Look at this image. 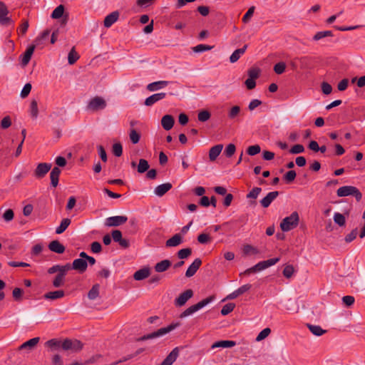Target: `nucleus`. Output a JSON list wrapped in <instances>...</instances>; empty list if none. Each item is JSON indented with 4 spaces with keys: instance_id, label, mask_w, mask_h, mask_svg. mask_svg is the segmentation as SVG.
Here are the masks:
<instances>
[{
    "instance_id": "6e6d98bb",
    "label": "nucleus",
    "mask_w": 365,
    "mask_h": 365,
    "mask_svg": "<svg viewBox=\"0 0 365 365\" xmlns=\"http://www.w3.org/2000/svg\"><path fill=\"white\" fill-rule=\"evenodd\" d=\"M259 69L257 68H252L248 71V76L250 78L255 80L259 77Z\"/></svg>"
},
{
    "instance_id": "e2e57ef3",
    "label": "nucleus",
    "mask_w": 365,
    "mask_h": 365,
    "mask_svg": "<svg viewBox=\"0 0 365 365\" xmlns=\"http://www.w3.org/2000/svg\"><path fill=\"white\" fill-rule=\"evenodd\" d=\"M354 297L350 295L344 296L342 297L343 303L347 307L351 306L354 303Z\"/></svg>"
},
{
    "instance_id": "09e8293b",
    "label": "nucleus",
    "mask_w": 365,
    "mask_h": 365,
    "mask_svg": "<svg viewBox=\"0 0 365 365\" xmlns=\"http://www.w3.org/2000/svg\"><path fill=\"white\" fill-rule=\"evenodd\" d=\"M270 333H271V329L269 328L264 329L259 333V334L256 337V341H260L264 339L265 338H267L269 336V334Z\"/></svg>"
},
{
    "instance_id": "4be33fe9",
    "label": "nucleus",
    "mask_w": 365,
    "mask_h": 365,
    "mask_svg": "<svg viewBox=\"0 0 365 365\" xmlns=\"http://www.w3.org/2000/svg\"><path fill=\"white\" fill-rule=\"evenodd\" d=\"M119 16L118 11H113L106 16L104 19V26L106 28L110 27L115 22L117 21Z\"/></svg>"
},
{
    "instance_id": "5701e85b",
    "label": "nucleus",
    "mask_w": 365,
    "mask_h": 365,
    "mask_svg": "<svg viewBox=\"0 0 365 365\" xmlns=\"http://www.w3.org/2000/svg\"><path fill=\"white\" fill-rule=\"evenodd\" d=\"M161 125L165 130H169L173 127L174 118L170 115H165L161 119Z\"/></svg>"
},
{
    "instance_id": "c03bdc74",
    "label": "nucleus",
    "mask_w": 365,
    "mask_h": 365,
    "mask_svg": "<svg viewBox=\"0 0 365 365\" xmlns=\"http://www.w3.org/2000/svg\"><path fill=\"white\" fill-rule=\"evenodd\" d=\"M192 253L190 248L181 249L178 252V258L183 259L187 258Z\"/></svg>"
},
{
    "instance_id": "f3484780",
    "label": "nucleus",
    "mask_w": 365,
    "mask_h": 365,
    "mask_svg": "<svg viewBox=\"0 0 365 365\" xmlns=\"http://www.w3.org/2000/svg\"><path fill=\"white\" fill-rule=\"evenodd\" d=\"M201 264H202L201 259L199 258L195 259L193 261V262L187 268V269L185 272V276L187 277H192L196 273L197 269L200 268Z\"/></svg>"
},
{
    "instance_id": "de8ad7c7",
    "label": "nucleus",
    "mask_w": 365,
    "mask_h": 365,
    "mask_svg": "<svg viewBox=\"0 0 365 365\" xmlns=\"http://www.w3.org/2000/svg\"><path fill=\"white\" fill-rule=\"evenodd\" d=\"M235 150H236L235 145L234 144H232V143H230V144L227 145V147L225 148V150L224 151V154L227 158H230V157H232L235 154Z\"/></svg>"
},
{
    "instance_id": "6e6552de",
    "label": "nucleus",
    "mask_w": 365,
    "mask_h": 365,
    "mask_svg": "<svg viewBox=\"0 0 365 365\" xmlns=\"http://www.w3.org/2000/svg\"><path fill=\"white\" fill-rule=\"evenodd\" d=\"M279 261V258H272L268 260L262 261L258 262L257 264L252 267V269L255 272L262 271L272 265H274Z\"/></svg>"
},
{
    "instance_id": "4468645a",
    "label": "nucleus",
    "mask_w": 365,
    "mask_h": 365,
    "mask_svg": "<svg viewBox=\"0 0 365 365\" xmlns=\"http://www.w3.org/2000/svg\"><path fill=\"white\" fill-rule=\"evenodd\" d=\"M222 144H217L210 148L208 154L210 161L215 162L222 153Z\"/></svg>"
},
{
    "instance_id": "cd10ccee",
    "label": "nucleus",
    "mask_w": 365,
    "mask_h": 365,
    "mask_svg": "<svg viewBox=\"0 0 365 365\" xmlns=\"http://www.w3.org/2000/svg\"><path fill=\"white\" fill-rule=\"evenodd\" d=\"M65 293L63 290H56L53 292H48L44 294L46 299L54 300L63 297Z\"/></svg>"
},
{
    "instance_id": "3c124183",
    "label": "nucleus",
    "mask_w": 365,
    "mask_h": 365,
    "mask_svg": "<svg viewBox=\"0 0 365 365\" xmlns=\"http://www.w3.org/2000/svg\"><path fill=\"white\" fill-rule=\"evenodd\" d=\"M262 191L261 187H254L247 195V198L256 199Z\"/></svg>"
},
{
    "instance_id": "bb28decb",
    "label": "nucleus",
    "mask_w": 365,
    "mask_h": 365,
    "mask_svg": "<svg viewBox=\"0 0 365 365\" xmlns=\"http://www.w3.org/2000/svg\"><path fill=\"white\" fill-rule=\"evenodd\" d=\"M236 345V342L235 341H219L215 343H214L211 346V349H215V348H230Z\"/></svg>"
},
{
    "instance_id": "052dcab7",
    "label": "nucleus",
    "mask_w": 365,
    "mask_h": 365,
    "mask_svg": "<svg viewBox=\"0 0 365 365\" xmlns=\"http://www.w3.org/2000/svg\"><path fill=\"white\" fill-rule=\"evenodd\" d=\"M296 172L294 170L288 171L284 176V180L288 182H292L296 178Z\"/></svg>"
},
{
    "instance_id": "49530a36",
    "label": "nucleus",
    "mask_w": 365,
    "mask_h": 365,
    "mask_svg": "<svg viewBox=\"0 0 365 365\" xmlns=\"http://www.w3.org/2000/svg\"><path fill=\"white\" fill-rule=\"evenodd\" d=\"M113 153L117 156L120 157L123 154V146L120 143H115L113 145L112 148Z\"/></svg>"
},
{
    "instance_id": "6ab92c4d",
    "label": "nucleus",
    "mask_w": 365,
    "mask_h": 365,
    "mask_svg": "<svg viewBox=\"0 0 365 365\" xmlns=\"http://www.w3.org/2000/svg\"><path fill=\"white\" fill-rule=\"evenodd\" d=\"M182 242L183 238L182 235L175 234L166 241L165 245L168 247H174L181 245Z\"/></svg>"
},
{
    "instance_id": "774afa93",
    "label": "nucleus",
    "mask_w": 365,
    "mask_h": 365,
    "mask_svg": "<svg viewBox=\"0 0 365 365\" xmlns=\"http://www.w3.org/2000/svg\"><path fill=\"white\" fill-rule=\"evenodd\" d=\"M3 218L6 222H9L14 218V212L12 210L9 209L5 211L3 215Z\"/></svg>"
},
{
    "instance_id": "f257e3e1",
    "label": "nucleus",
    "mask_w": 365,
    "mask_h": 365,
    "mask_svg": "<svg viewBox=\"0 0 365 365\" xmlns=\"http://www.w3.org/2000/svg\"><path fill=\"white\" fill-rule=\"evenodd\" d=\"M71 269V264L67 263L64 265L55 264L48 268V274H54L58 272L52 282V284L54 287L58 288L64 285L66 282V276L67 272Z\"/></svg>"
},
{
    "instance_id": "9d476101",
    "label": "nucleus",
    "mask_w": 365,
    "mask_h": 365,
    "mask_svg": "<svg viewBox=\"0 0 365 365\" xmlns=\"http://www.w3.org/2000/svg\"><path fill=\"white\" fill-rule=\"evenodd\" d=\"M9 10L4 3L0 1V24L9 25L12 24V20L8 16Z\"/></svg>"
},
{
    "instance_id": "4c0bfd02",
    "label": "nucleus",
    "mask_w": 365,
    "mask_h": 365,
    "mask_svg": "<svg viewBox=\"0 0 365 365\" xmlns=\"http://www.w3.org/2000/svg\"><path fill=\"white\" fill-rule=\"evenodd\" d=\"M243 253L245 255H257L259 251L252 245H246L243 247Z\"/></svg>"
},
{
    "instance_id": "7c9ffc66",
    "label": "nucleus",
    "mask_w": 365,
    "mask_h": 365,
    "mask_svg": "<svg viewBox=\"0 0 365 365\" xmlns=\"http://www.w3.org/2000/svg\"><path fill=\"white\" fill-rule=\"evenodd\" d=\"M247 46L245 45L243 48L236 49L230 56V61L231 63L237 62L241 56L245 52Z\"/></svg>"
},
{
    "instance_id": "b1692460",
    "label": "nucleus",
    "mask_w": 365,
    "mask_h": 365,
    "mask_svg": "<svg viewBox=\"0 0 365 365\" xmlns=\"http://www.w3.org/2000/svg\"><path fill=\"white\" fill-rule=\"evenodd\" d=\"M61 174V170L58 167H54L51 173V184L53 187H56L58 184L59 175Z\"/></svg>"
},
{
    "instance_id": "20e7f679",
    "label": "nucleus",
    "mask_w": 365,
    "mask_h": 365,
    "mask_svg": "<svg viewBox=\"0 0 365 365\" xmlns=\"http://www.w3.org/2000/svg\"><path fill=\"white\" fill-rule=\"evenodd\" d=\"M178 326H179L178 324H170L169 326H168L166 327L160 328L158 331H154L151 334L144 335L143 336H142L140 338V340H147V339H150L163 336L167 334L168 333H169L170 331H173V329H175Z\"/></svg>"
},
{
    "instance_id": "1a4fd4ad",
    "label": "nucleus",
    "mask_w": 365,
    "mask_h": 365,
    "mask_svg": "<svg viewBox=\"0 0 365 365\" xmlns=\"http://www.w3.org/2000/svg\"><path fill=\"white\" fill-rule=\"evenodd\" d=\"M128 220L125 216H113L106 218L105 225L107 227H116L124 224Z\"/></svg>"
},
{
    "instance_id": "c85d7f7f",
    "label": "nucleus",
    "mask_w": 365,
    "mask_h": 365,
    "mask_svg": "<svg viewBox=\"0 0 365 365\" xmlns=\"http://www.w3.org/2000/svg\"><path fill=\"white\" fill-rule=\"evenodd\" d=\"M39 340H40L39 337L32 338V339L26 341V342L23 343L19 346V349H32L37 345V344L39 342Z\"/></svg>"
},
{
    "instance_id": "c9c22d12",
    "label": "nucleus",
    "mask_w": 365,
    "mask_h": 365,
    "mask_svg": "<svg viewBox=\"0 0 365 365\" xmlns=\"http://www.w3.org/2000/svg\"><path fill=\"white\" fill-rule=\"evenodd\" d=\"M149 168L148 162L145 159H140L139 163L137 166L138 172L139 173H144Z\"/></svg>"
},
{
    "instance_id": "423d86ee",
    "label": "nucleus",
    "mask_w": 365,
    "mask_h": 365,
    "mask_svg": "<svg viewBox=\"0 0 365 365\" xmlns=\"http://www.w3.org/2000/svg\"><path fill=\"white\" fill-rule=\"evenodd\" d=\"M205 307V299H202L198 303L189 307L187 309H186L185 311H183L180 314V317L185 318L189 316H191Z\"/></svg>"
},
{
    "instance_id": "69168bd1",
    "label": "nucleus",
    "mask_w": 365,
    "mask_h": 365,
    "mask_svg": "<svg viewBox=\"0 0 365 365\" xmlns=\"http://www.w3.org/2000/svg\"><path fill=\"white\" fill-rule=\"evenodd\" d=\"M97 148H98V155H99L100 158H101V160L103 162H106L108 158H107V154H106V152L104 148L102 145H98L97 147Z\"/></svg>"
},
{
    "instance_id": "ddd939ff",
    "label": "nucleus",
    "mask_w": 365,
    "mask_h": 365,
    "mask_svg": "<svg viewBox=\"0 0 365 365\" xmlns=\"http://www.w3.org/2000/svg\"><path fill=\"white\" fill-rule=\"evenodd\" d=\"M278 191L269 192L264 198L260 200L261 205L264 208L268 207L271 203L278 197Z\"/></svg>"
},
{
    "instance_id": "473e14b6",
    "label": "nucleus",
    "mask_w": 365,
    "mask_h": 365,
    "mask_svg": "<svg viewBox=\"0 0 365 365\" xmlns=\"http://www.w3.org/2000/svg\"><path fill=\"white\" fill-rule=\"evenodd\" d=\"M70 224H71L70 219H68V218L63 219L62 221L61 222V224L59 225V226H58L56 227V233L58 235L63 233L67 229V227L69 226Z\"/></svg>"
},
{
    "instance_id": "393cba45",
    "label": "nucleus",
    "mask_w": 365,
    "mask_h": 365,
    "mask_svg": "<svg viewBox=\"0 0 365 365\" xmlns=\"http://www.w3.org/2000/svg\"><path fill=\"white\" fill-rule=\"evenodd\" d=\"M149 275L150 269L145 267L136 271L133 274V278L137 281H140L148 277Z\"/></svg>"
},
{
    "instance_id": "72a5a7b5",
    "label": "nucleus",
    "mask_w": 365,
    "mask_h": 365,
    "mask_svg": "<svg viewBox=\"0 0 365 365\" xmlns=\"http://www.w3.org/2000/svg\"><path fill=\"white\" fill-rule=\"evenodd\" d=\"M99 291L100 285L98 284H94L88 292V297L91 300L96 299L99 296Z\"/></svg>"
},
{
    "instance_id": "5fc2aeb1",
    "label": "nucleus",
    "mask_w": 365,
    "mask_h": 365,
    "mask_svg": "<svg viewBox=\"0 0 365 365\" xmlns=\"http://www.w3.org/2000/svg\"><path fill=\"white\" fill-rule=\"evenodd\" d=\"M255 6H251L248 11L246 12V14L242 17V21L244 23H247L251 17L252 16L254 11H255Z\"/></svg>"
},
{
    "instance_id": "a19ab883",
    "label": "nucleus",
    "mask_w": 365,
    "mask_h": 365,
    "mask_svg": "<svg viewBox=\"0 0 365 365\" xmlns=\"http://www.w3.org/2000/svg\"><path fill=\"white\" fill-rule=\"evenodd\" d=\"M240 107L235 106L230 108L228 112V117L232 120H235L240 113Z\"/></svg>"
},
{
    "instance_id": "dca6fc26",
    "label": "nucleus",
    "mask_w": 365,
    "mask_h": 365,
    "mask_svg": "<svg viewBox=\"0 0 365 365\" xmlns=\"http://www.w3.org/2000/svg\"><path fill=\"white\" fill-rule=\"evenodd\" d=\"M179 356V348L175 347L172 350V351L167 356V357L163 360V361L160 364V365H172L178 356Z\"/></svg>"
},
{
    "instance_id": "f03ea898",
    "label": "nucleus",
    "mask_w": 365,
    "mask_h": 365,
    "mask_svg": "<svg viewBox=\"0 0 365 365\" xmlns=\"http://www.w3.org/2000/svg\"><path fill=\"white\" fill-rule=\"evenodd\" d=\"M299 215L297 212H292L289 216L284 218L280 224V227L282 231L288 232L298 225Z\"/></svg>"
},
{
    "instance_id": "f8f14e48",
    "label": "nucleus",
    "mask_w": 365,
    "mask_h": 365,
    "mask_svg": "<svg viewBox=\"0 0 365 365\" xmlns=\"http://www.w3.org/2000/svg\"><path fill=\"white\" fill-rule=\"evenodd\" d=\"M51 168V164L47 163H39L36 170L35 175L37 178H43Z\"/></svg>"
},
{
    "instance_id": "8fccbe9b",
    "label": "nucleus",
    "mask_w": 365,
    "mask_h": 365,
    "mask_svg": "<svg viewBox=\"0 0 365 365\" xmlns=\"http://www.w3.org/2000/svg\"><path fill=\"white\" fill-rule=\"evenodd\" d=\"M332 36V33L331 31H319V32H317L314 36V39L315 41H318V40H320L324 37H327V36Z\"/></svg>"
},
{
    "instance_id": "aec40b11",
    "label": "nucleus",
    "mask_w": 365,
    "mask_h": 365,
    "mask_svg": "<svg viewBox=\"0 0 365 365\" xmlns=\"http://www.w3.org/2000/svg\"><path fill=\"white\" fill-rule=\"evenodd\" d=\"M171 188H172V184L170 182H165V183L158 185L154 190V193L155 195H157L158 197H162L167 192H168Z\"/></svg>"
},
{
    "instance_id": "ea45409f",
    "label": "nucleus",
    "mask_w": 365,
    "mask_h": 365,
    "mask_svg": "<svg viewBox=\"0 0 365 365\" xmlns=\"http://www.w3.org/2000/svg\"><path fill=\"white\" fill-rule=\"evenodd\" d=\"M79 58V55L75 51V48H73L68 55V63L72 65L76 62V61Z\"/></svg>"
},
{
    "instance_id": "603ef678",
    "label": "nucleus",
    "mask_w": 365,
    "mask_h": 365,
    "mask_svg": "<svg viewBox=\"0 0 365 365\" xmlns=\"http://www.w3.org/2000/svg\"><path fill=\"white\" fill-rule=\"evenodd\" d=\"M235 307V305L233 303H229L225 304L221 310V314L222 315H227L230 314L234 309Z\"/></svg>"
},
{
    "instance_id": "bf43d9fd",
    "label": "nucleus",
    "mask_w": 365,
    "mask_h": 365,
    "mask_svg": "<svg viewBox=\"0 0 365 365\" xmlns=\"http://www.w3.org/2000/svg\"><path fill=\"white\" fill-rule=\"evenodd\" d=\"M31 90V85L30 83H26L23 87L21 91V98H26Z\"/></svg>"
},
{
    "instance_id": "864d4df0",
    "label": "nucleus",
    "mask_w": 365,
    "mask_h": 365,
    "mask_svg": "<svg viewBox=\"0 0 365 365\" xmlns=\"http://www.w3.org/2000/svg\"><path fill=\"white\" fill-rule=\"evenodd\" d=\"M286 68V64L284 62H279L274 66V71L277 74L284 73Z\"/></svg>"
},
{
    "instance_id": "13d9d810",
    "label": "nucleus",
    "mask_w": 365,
    "mask_h": 365,
    "mask_svg": "<svg viewBox=\"0 0 365 365\" xmlns=\"http://www.w3.org/2000/svg\"><path fill=\"white\" fill-rule=\"evenodd\" d=\"M260 147L258 145L250 146L247 148V153L250 155H255L260 152Z\"/></svg>"
},
{
    "instance_id": "a18cd8bd",
    "label": "nucleus",
    "mask_w": 365,
    "mask_h": 365,
    "mask_svg": "<svg viewBox=\"0 0 365 365\" xmlns=\"http://www.w3.org/2000/svg\"><path fill=\"white\" fill-rule=\"evenodd\" d=\"M334 221L335 223L339 225V226H344L345 225V217L344 216L339 212H335L334 215Z\"/></svg>"
},
{
    "instance_id": "39448f33",
    "label": "nucleus",
    "mask_w": 365,
    "mask_h": 365,
    "mask_svg": "<svg viewBox=\"0 0 365 365\" xmlns=\"http://www.w3.org/2000/svg\"><path fill=\"white\" fill-rule=\"evenodd\" d=\"M106 106V101L102 97L96 96L95 98L91 99L87 106V109L92 111H96L98 110L104 109Z\"/></svg>"
},
{
    "instance_id": "0eeeda50",
    "label": "nucleus",
    "mask_w": 365,
    "mask_h": 365,
    "mask_svg": "<svg viewBox=\"0 0 365 365\" xmlns=\"http://www.w3.org/2000/svg\"><path fill=\"white\" fill-rule=\"evenodd\" d=\"M193 296V292L192 289H187L182 292L174 301V304L176 307H181L184 306L187 302L191 299Z\"/></svg>"
},
{
    "instance_id": "a211bd4d",
    "label": "nucleus",
    "mask_w": 365,
    "mask_h": 365,
    "mask_svg": "<svg viewBox=\"0 0 365 365\" xmlns=\"http://www.w3.org/2000/svg\"><path fill=\"white\" fill-rule=\"evenodd\" d=\"M170 83L167 81H159L149 83L147 86V89L150 91H156L165 88Z\"/></svg>"
},
{
    "instance_id": "2eb2a0df",
    "label": "nucleus",
    "mask_w": 365,
    "mask_h": 365,
    "mask_svg": "<svg viewBox=\"0 0 365 365\" xmlns=\"http://www.w3.org/2000/svg\"><path fill=\"white\" fill-rule=\"evenodd\" d=\"M166 96L165 93H157L155 94L151 95L150 96L148 97L145 101V105L146 106H151L155 103L160 101V100L165 98Z\"/></svg>"
},
{
    "instance_id": "58836bf2",
    "label": "nucleus",
    "mask_w": 365,
    "mask_h": 365,
    "mask_svg": "<svg viewBox=\"0 0 365 365\" xmlns=\"http://www.w3.org/2000/svg\"><path fill=\"white\" fill-rule=\"evenodd\" d=\"M64 12V6L63 5L58 6L52 12L51 16L53 19H60Z\"/></svg>"
},
{
    "instance_id": "338daca9",
    "label": "nucleus",
    "mask_w": 365,
    "mask_h": 365,
    "mask_svg": "<svg viewBox=\"0 0 365 365\" xmlns=\"http://www.w3.org/2000/svg\"><path fill=\"white\" fill-rule=\"evenodd\" d=\"M102 249V246L98 242H93L91 245V250L93 253H99L101 252Z\"/></svg>"
},
{
    "instance_id": "79ce46f5",
    "label": "nucleus",
    "mask_w": 365,
    "mask_h": 365,
    "mask_svg": "<svg viewBox=\"0 0 365 365\" xmlns=\"http://www.w3.org/2000/svg\"><path fill=\"white\" fill-rule=\"evenodd\" d=\"M205 192V190L203 187H197L195 190V192L197 195L202 196V197L200 200V204L202 206H205V196H203Z\"/></svg>"
},
{
    "instance_id": "680f3d73",
    "label": "nucleus",
    "mask_w": 365,
    "mask_h": 365,
    "mask_svg": "<svg viewBox=\"0 0 365 365\" xmlns=\"http://www.w3.org/2000/svg\"><path fill=\"white\" fill-rule=\"evenodd\" d=\"M293 273L294 267L292 265H287L283 270V274L287 278H290Z\"/></svg>"
},
{
    "instance_id": "7ed1b4c3",
    "label": "nucleus",
    "mask_w": 365,
    "mask_h": 365,
    "mask_svg": "<svg viewBox=\"0 0 365 365\" xmlns=\"http://www.w3.org/2000/svg\"><path fill=\"white\" fill-rule=\"evenodd\" d=\"M336 194L339 197H346L352 195L355 197L357 201H359L362 197V194L359 190V189L356 188V187L350 185L342 186L339 187L336 191Z\"/></svg>"
},
{
    "instance_id": "2f4dec72",
    "label": "nucleus",
    "mask_w": 365,
    "mask_h": 365,
    "mask_svg": "<svg viewBox=\"0 0 365 365\" xmlns=\"http://www.w3.org/2000/svg\"><path fill=\"white\" fill-rule=\"evenodd\" d=\"M307 327L314 335L317 336H322L326 332V330H324L320 326L318 325L307 324Z\"/></svg>"
},
{
    "instance_id": "a878e982",
    "label": "nucleus",
    "mask_w": 365,
    "mask_h": 365,
    "mask_svg": "<svg viewBox=\"0 0 365 365\" xmlns=\"http://www.w3.org/2000/svg\"><path fill=\"white\" fill-rule=\"evenodd\" d=\"M171 266V262L168 259H164L158 262L155 265V270L157 272H163L166 271Z\"/></svg>"
},
{
    "instance_id": "412c9836",
    "label": "nucleus",
    "mask_w": 365,
    "mask_h": 365,
    "mask_svg": "<svg viewBox=\"0 0 365 365\" xmlns=\"http://www.w3.org/2000/svg\"><path fill=\"white\" fill-rule=\"evenodd\" d=\"M48 249L57 254H62L65 251V247L58 240L51 241L48 245Z\"/></svg>"
},
{
    "instance_id": "37998d69",
    "label": "nucleus",
    "mask_w": 365,
    "mask_h": 365,
    "mask_svg": "<svg viewBox=\"0 0 365 365\" xmlns=\"http://www.w3.org/2000/svg\"><path fill=\"white\" fill-rule=\"evenodd\" d=\"M129 138L133 144H137L140 141V135L135 129H131L129 133Z\"/></svg>"
},
{
    "instance_id": "e433bc0d",
    "label": "nucleus",
    "mask_w": 365,
    "mask_h": 365,
    "mask_svg": "<svg viewBox=\"0 0 365 365\" xmlns=\"http://www.w3.org/2000/svg\"><path fill=\"white\" fill-rule=\"evenodd\" d=\"M50 34L49 30H45L43 31L34 41V46H38L39 44L42 43L43 41L48 38V36Z\"/></svg>"
},
{
    "instance_id": "c756f323",
    "label": "nucleus",
    "mask_w": 365,
    "mask_h": 365,
    "mask_svg": "<svg viewBox=\"0 0 365 365\" xmlns=\"http://www.w3.org/2000/svg\"><path fill=\"white\" fill-rule=\"evenodd\" d=\"M35 47L36 46L34 45L30 46L24 53L21 58V63L23 66H26L29 63V61L31 60V56L34 53Z\"/></svg>"
},
{
    "instance_id": "9b49d317",
    "label": "nucleus",
    "mask_w": 365,
    "mask_h": 365,
    "mask_svg": "<svg viewBox=\"0 0 365 365\" xmlns=\"http://www.w3.org/2000/svg\"><path fill=\"white\" fill-rule=\"evenodd\" d=\"M71 269L77 270L80 273L84 272L88 267V262L84 259H76L71 264Z\"/></svg>"
},
{
    "instance_id": "0e129e2a",
    "label": "nucleus",
    "mask_w": 365,
    "mask_h": 365,
    "mask_svg": "<svg viewBox=\"0 0 365 365\" xmlns=\"http://www.w3.org/2000/svg\"><path fill=\"white\" fill-rule=\"evenodd\" d=\"M61 341L56 339H52L46 342V345L51 348L59 347Z\"/></svg>"
},
{
    "instance_id": "4d7b16f0",
    "label": "nucleus",
    "mask_w": 365,
    "mask_h": 365,
    "mask_svg": "<svg viewBox=\"0 0 365 365\" xmlns=\"http://www.w3.org/2000/svg\"><path fill=\"white\" fill-rule=\"evenodd\" d=\"M304 151V148L301 144L294 145L290 150V153L292 154H299Z\"/></svg>"
},
{
    "instance_id": "f704fd0d",
    "label": "nucleus",
    "mask_w": 365,
    "mask_h": 365,
    "mask_svg": "<svg viewBox=\"0 0 365 365\" xmlns=\"http://www.w3.org/2000/svg\"><path fill=\"white\" fill-rule=\"evenodd\" d=\"M29 113L31 116L34 119H36L38 115V104L36 100H33L31 102Z\"/></svg>"
}]
</instances>
